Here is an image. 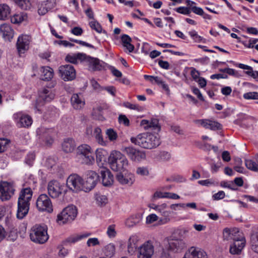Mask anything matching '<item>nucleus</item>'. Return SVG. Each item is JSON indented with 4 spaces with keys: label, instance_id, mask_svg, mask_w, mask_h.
Segmentation results:
<instances>
[{
    "label": "nucleus",
    "instance_id": "f257e3e1",
    "mask_svg": "<svg viewBox=\"0 0 258 258\" xmlns=\"http://www.w3.org/2000/svg\"><path fill=\"white\" fill-rule=\"evenodd\" d=\"M224 240H233L230 248V252L232 254H239L242 250V240L238 228L236 227L225 228L223 230Z\"/></svg>",
    "mask_w": 258,
    "mask_h": 258
},
{
    "label": "nucleus",
    "instance_id": "f03ea898",
    "mask_svg": "<svg viewBox=\"0 0 258 258\" xmlns=\"http://www.w3.org/2000/svg\"><path fill=\"white\" fill-rule=\"evenodd\" d=\"M132 143L145 149L155 148L160 144V140L157 135L144 133L131 139Z\"/></svg>",
    "mask_w": 258,
    "mask_h": 258
},
{
    "label": "nucleus",
    "instance_id": "7ed1b4c3",
    "mask_svg": "<svg viewBox=\"0 0 258 258\" xmlns=\"http://www.w3.org/2000/svg\"><path fill=\"white\" fill-rule=\"evenodd\" d=\"M33 191L31 188L26 187L21 189L18 201L17 217L22 219L28 214Z\"/></svg>",
    "mask_w": 258,
    "mask_h": 258
},
{
    "label": "nucleus",
    "instance_id": "20e7f679",
    "mask_svg": "<svg viewBox=\"0 0 258 258\" xmlns=\"http://www.w3.org/2000/svg\"><path fill=\"white\" fill-rule=\"evenodd\" d=\"M108 162L110 167L114 171L123 172L128 170V161L119 151H112L108 158Z\"/></svg>",
    "mask_w": 258,
    "mask_h": 258
},
{
    "label": "nucleus",
    "instance_id": "39448f33",
    "mask_svg": "<svg viewBox=\"0 0 258 258\" xmlns=\"http://www.w3.org/2000/svg\"><path fill=\"white\" fill-rule=\"evenodd\" d=\"M76 157L82 164L92 165L95 162L93 150L87 144H81L77 148Z\"/></svg>",
    "mask_w": 258,
    "mask_h": 258
},
{
    "label": "nucleus",
    "instance_id": "423d86ee",
    "mask_svg": "<svg viewBox=\"0 0 258 258\" xmlns=\"http://www.w3.org/2000/svg\"><path fill=\"white\" fill-rule=\"evenodd\" d=\"M30 238L35 243H44L49 238L47 226L45 224H36L33 226L30 231Z\"/></svg>",
    "mask_w": 258,
    "mask_h": 258
},
{
    "label": "nucleus",
    "instance_id": "0eeeda50",
    "mask_svg": "<svg viewBox=\"0 0 258 258\" xmlns=\"http://www.w3.org/2000/svg\"><path fill=\"white\" fill-rule=\"evenodd\" d=\"M77 215V210L75 206L70 205L62 211L57 215V221L58 223L65 224L73 221Z\"/></svg>",
    "mask_w": 258,
    "mask_h": 258
},
{
    "label": "nucleus",
    "instance_id": "6e6552de",
    "mask_svg": "<svg viewBox=\"0 0 258 258\" xmlns=\"http://www.w3.org/2000/svg\"><path fill=\"white\" fill-rule=\"evenodd\" d=\"M48 194L53 199L57 198L62 194L66 192V189L64 184L57 180L50 181L47 185Z\"/></svg>",
    "mask_w": 258,
    "mask_h": 258
},
{
    "label": "nucleus",
    "instance_id": "1a4fd4ad",
    "mask_svg": "<svg viewBox=\"0 0 258 258\" xmlns=\"http://www.w3.org/2000/svg\"><path fill=\"white\" fill-rule=\"evenodd\" d=\"M36 208L39 212L51 213L53 212V206L51 200L46 194H41L36 202Z\"/></svg>",
    "mask_w": 258,
    "mask_h": 258
},
{
    "label": "nucleus",
    "instance_id": "9d476101",
    "mask_svg": "<svg viewBox=\"0 0 258 258\" xmlns=\"http://www.w3.org/2000/svg\"><path fill=\"white\" fill-rule=\"evenodd\" d=\"M85 134L89 137H94L96 142L102 146H106L108 142L105 140L102 133L101 129L98 126L93 127L92 125L87 126Z\"/></svg>",
    "mask_w": 258,
    "mask_h": 258
},
{
    "label": "nucleus",
    "instance_id": "9b49d317",
    "mask_svg": "<svg viewBox=\"0 0 258 258\" xmlns=\"http://www.w3.org/2000/svg\"><path fill=\"white\" fill-rule=\"evenodd\" d=\"M186 247V244L182 239L177 238L175 235H171L168 238V250L174 253L181 252Z\"/></svg>",
    "mask_w": 258,
    "mask_h": 258
},
{
    "label": "nucleus",
    "instance_id": "f8f14e48",
    "mask_svg": "<svg viewBox=\"0 0 258 258\" xmlns=\"http://www.w3.org/2000/svg\"><path fill=\"white\" fill-rule=\"evenodd\" d=\"M66 184L70 189L74 191L84 190L83 179L77 174H71L67 179Z\"/></svg>",
    "mask_w": 258,
    "mask_h": 258
},
{
    "label": "nucleus",
    "instance_id": "ddd939ff",
    "mask_svg": "<svg viewBox=\"0 0 258 258\" xmlns=\"http://www.w3.org/2000/svg\"><path fill=\"white\" fill-rule=\"evenodd\" d=\"M154 253V246L151 241L142 244L137 249L138 258H152Z\"/></svg>",
    "mask_w": 258,
    "mask_h": 258
},
{
    "label": "nucleus",
    "instance_id": "4468645a",
    "mask_svg": "<svg viewBox=\"0 0 258 258\" xmlns=\"http://www.w3.org/2000/svg\"><path fill=\"white\" fill-rule=\"evenodd\" d=\"M58 72L60 78L64 81H71L76 78V70L71 64L60 66Z\"/></svg>",
    "mask_w": 258,
    "mask_h": 258
},
{
    "label": "nucleus",
    "instance_id": "2eb2a0df",
    "mask_svg": "<svg viewBox=\"0 0 258 258\" xmlns=\"http://www.w3.org/2000/svg\"><path fill=\"white\" fill-rule=\"evenodd\" d=\"M13 118L18 127H29L33 122L30 116L22 112H19L14 114Z\"/></svg>",
    "mask_w": 258,
    "mask_h": 258
},
{
    "label": "nucleus",
    "instance_id": "dca6fc26",
    "mask_svg": "<svg viewBox=\"0 0 258 258\" xmlns=\"http://www.w3.org/2000/svg\"><path fill=\"white\" fill-rule=\"evenodd\" d=\"M15 188L13 185L8 182L0 183V199L2 201L9 200L14 195Z\"/></svg>",
    "mask_w": 258,
    "mask_h": 258
},
{
    "label": "nucleus",
    "instance_id": "f3484780",
    "mask_svg": "<svg viewBox=\"0 0 258 258\" xmlns=\"http://www.w3.org/2000/svg\"><path fill=\"white\" fill-rule=\"evenodd\" d=\"M99 180V175L94 171H89L85 181L83 180L84 190L88 191L93 189Z\"/></svg>",
    "mask_w": 258,
    "mask_h": 258
},
{
    "label": "nucleus",
    "instance_id": "a211bd4d",
    "mask_svg": "<svg viewBox=\"0 0 258 258\" xmlns=\"http://www.w3.org/2000/svg\"><path fill=\"white\" fill-rule=\"evenodd\" d=\"M84 63L88 66L89 69L92 71H100L104 69L107 64L99 59L86 55Z\"/></svg>",
    "mask_w": 258,
    "mask_h": 258
},
{
    "label": "nucleus",
    "instance_id": "6ab92c4d",
    "mask_svg": "<svg viewBox=\"0 0 258 258\" xmlns=\"http://www.w3.org/2000/svg\"><path fill=\"white\" fill-rule=\"evenodd\" d=\"M182 258H208L206 252L200 248L192 246L185 253Z\"/></svg>",
    "mask_w": 258,
    "mask_h": 258
},
{
    "label": "nucleus",
    "instance_id": "aec40b11",
    "mask_svg": "<svg viewBox=\"0 0 258 258\" xmlns=\"http://www.w3.org/2000/svg\"><path fill=\"white\" fill-rule=\"evenodd\" d=\"M195 123L201 125L205 128L211 130H217L221 128V125L218 122L209 119H198L195 121Z\"/></svg>",
    "mask_w": 258,
    "mask_h": 258
},
{
    "label": "nucleus",
    "instance_id": "412c9836",
    "mask_svg": "<svg viewBox=\"0 0 258 258\" xmlns=\"http://www.w3.org/2000/svg\"><path fill=\"white\" fill-rule=\"evenodd\" d=\"M30 42V37L29 35H22L19 37L17 46L20 53H24L28 50Z\"/></svg>",
    "mask_w": 258,
    "mask_h": 258
},
{
    "label": "nucleus",
    "instance_id": "4be33fe9",
    "mask_svg": "<svg viewBox=\"0 0 258 258\" xmlns=\"http://www.w3.org/2000/svg\"><path fill=\"white\" fill-rule=\"evenodd\" d=\"M117 180L121 184L132 185L135 181L134 174L131 172L125 173L124 175L121 173H118L116 176Z\"/></svg>",
    "mask_w": 258,
    "mask_h": 258
},
{
    "label": "nucleus",
    "instance_id": "5701e85b",
    "mask_svg": "<svg viewBox=\"0 0 258 258\" xmlns=\"http://www.w3.org/2000/svg\"><path fill=\"white\" fill-rule=\"evenodd\" d=\"M140 241V237L135 234L132 235L128 240L127 251L130 255H133L137 251L138 245Z\"/></svg>",
    "mask_w": 258,
    "mask_h": 258
},
{
    "label": "nucleus",
    "instance_id": "b1692460",
    "mask_svg": "<svg viewBox=\"0 0 258 258\" xmlns=\"http://www.w3.org/2000/svg\"><path fill=\"white\" fill-rule=\"evenodd\" d=\"M102 182L104 186H109L113 182V176L110 171L107 168H102L100 170Z\"/></svg>",
    "mask_w": 258,
    "mask_h": 258
},
{
    "label": "nucleus",
    "instance_id": "393cba45",
    "mask_svg": "<svg viewBox=\"0 0 258 258\" xmlns=\"http://www.w3.org/2000/svg\"><path fill=\"white\" fill-rule=\"evenodd\" d=\"M71 102L73 107L76 110L82 109L85 104V100L81 94H74L71 97Z\"/></svg>",
    "mask_w": 258,
    "mask_h": 258
},
{
    "label": "nucleus",
    "instance_id": "a878e982",
    "mask_svg": "<svg viewBox=\"0 0 258 258\" xmlns=\"http://www.w3.org/2000/svg\"><path fill=\"white\" fill-rule=\"evenodd\" d=\"M55 91L49 88H43L39 92V99L47 102L52 100L55 97Z\"/></svg>",
    "mask_w": 258,
    "mask_h": 258
},
{
    "label": "nucleus",
    "instance_id": "bb28decb",
    "mask_svg": "<svg viewBox=\"0 0 258 258\" xmlns=\"http://www.w3.org/2000/svg\"><path fill=\"white\" fill-rule=\"evenodd\" d=\"M39 74L40 79L43 81H48L53 77V70L48 66H42L39 69Z\"/></svg>",
    "mask_w": 258,
    "mask_h": 258
},
{
    "label": "nucleus",
    "instance_id": "cd10ccee",
    "mask_svg": "<svg viewBox=\"0 0 258 258\" xmlns=\"http://www.w3.org/2000/svg\"><path fill=\"white\" fill-rule=\"evenodd\" d=\"M0 34L6 40L10 41L14 36V30L9 24H3L0 26Z\"/></svg>",
    "mask_w": 258,
    "mask_h": 258
},
{
    "label": "nucleus",
    "instance_id": "c85d7f7f",
    "mask_svg": "<svg viewBox=\"0 0 258 258\" xmlns=\"http://www.w3.org/2000/svg\"><path fill=\"white\" fill-rule=\"evenodd\" d=\"M86 54L83 53L69 54L66 57V60L72 63H84Z\"/></svg>",
    "mask_w": 258,
    "mask_h": 258
},
{
    "label": "nucleus",
    "instance_id": "c756f323",
    "mask_svg": "<svg viewBox=\"0 0 258 258\" xmlns=\"http://www.w3.org/2000/svg\"><path fill=\"white\" fill-rule=\"evenodd\" d=\"M167 207V205L165 203L159 205V207L157 211L163 217V218L160 219V222L162 224H166L170 221L169 216L170 212L166 210Z\"/></svg>",
    "mask_w": 258,
    "mask_h": 258
},
{
    "label": "nucleus",
    "instance_id": "7c9ffc66",
    "mask_svg": "<svg viewBox=\"0 0 258 258\" xmlns=\"http://www.w3.org/2000/svg\"><path fill=\"white\" fill-rule=\"evenodd\" d=\"M76 144L72 138L65 139L61 144L62 151L66 153H72L75 149Z\"/></svg>",
    "mask_w": 258,
    "mask_h": 258
},
{
    "label": "nucleus",
    "instance_id": "2f4dec72",
    "mask_svg": "<svg viewBox=\"0 0 258 258\" xmlns=\"http://www.w3.org/2000/svg\"><path fill=\"white\" fill-rule=\"evenodd\" d=\"M53 4L50 1H46L39 4L38 6V13L39 15H44L53 8Z\"/></svg>",
    "mask_w": 258,
    "mask_h": 258
},
{
    "label": "nucleus",
    "instance_id": "473e14b6",
    "mask_svg": "<svg viewBox=\"0 0 258 258\" xmlns=\"http://www.w3.org/2000/svg\"><path fill=\"white\" fill-rule=\"evenodd\" d=\"M143 216L141 214L136 213L131 215L125 220V225L128 227H132L139 224L142 220Z\"/></svg>",
    "mask_w": 258,
    "mask_h": 258
},
{
    "label": "nucleus",
    "instance_id": "72a5a7b5",
    "mask_svg": "<svg viewBox=\"0 0 258 258\" xmlns=\"http://www.w3.org/2000/svg\"><path fill=\"white\" fill-rule=\"evenodd\" d=\"M121 41L123 47L129 52H132L134 51L135 47L131 44L132 39L128 35L123 34L121 35Z\"/></svg>",
    "mask_w": 258,
    "mask_h": 258
},
{
    "label": "nucleus",
    "instance_id": "f704fd0d",
    "mask_svg": "<svg viewBox=\"0 0 258 258\" xmlns=\"http://www.w3.org/2000/svg\"><path fill=\"white\" fill-rule=\"evenodd\" d=\"M94 197L96 203L98 206L104 207L108 203L107 197L100 192L96 193Z\"/></svg>",
    "mask_w": 258,
    "mask_h": 258
},
{
    "label": "nucleus",
    "instance_id": "c9c22d12",
    "mask_svg": "<svg viewBox=\"0 0 258 258\" xmlns=\"http://www.w3.org/2000/svg\"><path fill=\"white\" fill-rule=\"evenodd\" d=\"M250 246L252 251L258 253V229L251 234Z\"/></svg>",
    "mask_w": 258,
    "mask_h": 258
},
{
    "label": "nucleus",
    "instance_id": "e433bc0d",
    "mask_svg": "<svg viewBox=\"0 0 258 258\" xmlns=\"http://www.w3.org/2000/svg\"><path fill=\"white\" fill-rule=\"evenodd\" d=\"M90 235H91V233L90 232H85L71 236L68 238L67 241L70 243H75L83 239L88 237Z\"/></svg>",
    "mask_w": 258,
    "mask_h": 258
},
{
    "label": "nucleus",
    "instance_id": "4c0bfd02",
    "mask_svg": "<svg viewBox=\"0 0 258 258\" xmlns=\"http://www.w3.org/2000/svg\"><path fill=\"white\" fill-rule=\"evenodd\" d=\"M27 19V15L25 13H20L14 15L11 18V21L14 24H20Z\"/></svg>",
    "mask_w": 258,
    "mask_h": 258
},
{
    "label": "nucleus",
    "instance_id": "58836bf2",
    "mask_svg": "<svg viewBox=\"0 0 258 258\" xmlns=\"http://www.w3.org/2000/svg\"><path fill=\"white\" fill-rule=\"evenodd\" d=\"M97 162L105 161L107 156V152L103 148H99L95 151Z\"/></svg>",
    "mask_w": 258,
    "mask_h": 258
},
{
    "label": "nucleus",
    "instance_id": "ea45409f",
    "mask_svg": "<svg viewBox=\"0 0 258 258\" xmlns=\"http://www.w3.org/2000/svg\"><path fill=\"white\" fill-rule=\"evenodd\" d=\"M10 7L6 5H0V20H5L10 14Z\"/></svg>",
    "mask_w": 258,
    "mask_h": 258
},
{
    "label": "nucleus",
    "instance_id": "a19ab883",
    "mask_svg": "<svg viewBox=\"0 0 258 258\" xmlns=\"http://www.w3.org/2000/svg\"><path fill=\"white\" fill-rule=\"evenodd\" d=\"M104 254L108 257H112L115 253V246L113 243H109L106 245L104 249Z\"/></svg>",
    "mask_w": 258,
    "mask_h": 258
},
{
    "label": "nucleus",
    "instance_id": "79ce46f5",
    "mask_svg": "<svg viewBox=\"0 0 258 258\" xmlns=\"http://www.w3.org/2000/svg\"><path fill=\"white\" fill-rule=\"evenodd\" d=\"M22 9L27 10L30 9L31 3L30 0H14Z\"/></svg>",
    "mask_w": 258,
    "mask_h": 258
},
{
    "label": "nucleus",
    "instance_id": "37998d69",
    "mask_svg": "<svg viewBox=\"0 0 258 258\" xmlns=\"http://www.w3.org/2000/svg\"><path fill=\"white\" fill-rule=\"evenodd\" d=\"M52 132L51 130L48 129L46 131L45 133L42 135V138H45L46 144L50 145L53 142V139L52 138Z\"/></svg>",
    "mask_w": 258,
    "mask_h": 258
},
{
    "label": "nucleus",
    "instance_id": "c03bdc74",
    "mask_svg": "<svg viewBox=\"0 0 258 258\" xmlns=\"http://www.w3.org/2000/svg\"><path fill=\"white\" fill-rule=\"evenodd\" d=\"M105 134L110 142L115 141L118 138L117 133L112 128L107 129Z\"/></svg>",
    "mask_w": 258,
    "mask_h": 258
},
{
    "label": "nucleus",
    "instance_id": "a18cd8bd",
    "mask_svg": "<svg viewBox=\"0 0 258 258\" xmlns=\"http://www.w3.org/2000/svg\"><path fill=\"white\" fill-rule=\"evenodd\" d=\"M188 34L192 40L196 42H205V39L202 36L198 35L195 30L188 32Z\"/></svg>",
    "mask_w": 258,
    "mask_h": 258
},
{
    "label": "nucleus",
    "instance_id": "49530a36",
    "mask_svg": "<svg viewBox=\"0 0 258 258\" xmlns=\"http://www.w3.org/2000/svg\"><path fill=\"white\" fill-rule=\"evenodd\" d=\"M157 158L161 161H168L171 158V154L167 151H161L159 153Z\"/></svg>",
    "mask_w": 258,
    "mask_h": 258
},
{
    "label": "nucleus",
    "instance_id": "de8ad7c7",
    "mask_svg": "<svg viewBox=\"0 0 258 258\" xmlns=\"http://www.w3.org/2000/svg\"><path fill=\"white\" fill-rule=\"evenodd\" d=\"M188 230L185 228H181L176 230L172 235H175L177 238L182 239L188 233Z\"/></svg>",
    "mask_w": 258,
    "mask_h": 258
},
{
    "label": "nucleus",
    "instance_id": "09e8293b",
    "mask_svg": "<svg viewBox=\"0 0 258 258\" xmlns=\"http://www.w3.org/2000/svg\"><path fill=\"white\" fill-rule=\"evenodd\" d=\"M122 151L126 153L132 160H133L137 150L132 147H124Z\"/></svg>",
    "mask_w": 258,
    "mask_h": 258
},
{
    "label": "nucleus",
    "instance_id": "8fccbe9b",
    "mask_svg": "<svg viewBox=\"0 0 258 258\" xmlns=\"http://www.w3.org/2000/svg\"><path fill=\"white\" fill-rule=\"evenodd\" d=\"M245 164L246 167L251 170L256 171L258 170V165L251 160H245Z\"/></svg>",
    "mask_w": 258,
    "mask_h": 258
},
{
    "label": "nucleus",
    "instance_id": "3c124183",
    "mask_svg": "<svg viewBox=\"0 0 258 258\" xmlns=\"http://www.w3.org/2000/svg\"><path fill=\"white\" fill-rule=\"evenodd\" d=\"M136 173L141 176H147L149 174V171L147 167L141 166L137 168Z\"/></svg>",
    "mask_w": 258,
    "mask_h": 258
},
{
    "label": "nucleus",
    "instance_id": "603ef678",
    "mask_svg": "<svg viewBox=\"0 0 258 258\" xmlns=\"http://www.w3.org/2000/svg\"><path fill=\"white\" fill-rule=\"evenodd\" d=\"M234 184L232 181H222L220 183V185L223 187H226L231 190H236L237 187H234Z\"/></svg>",
    "mask_w": 258,
    "mask_h": 258
},
{
    "label": "nucleus",
    "instance_id": "864d4df0",
    "mask_svg": "<svg viewBox=\"0 0 258 258\" xmlns=\"http://www.w3.org/2000/svg\"><path fill=\"white\" fill-rule=\"evenodd\" d=\"M106 233L109 237H114L116 234V232L115 230V225L112 224L108 226V227H107Z\"/></svg>",
    "mask_w": 258,
    "mask_h": 258
},
{
    "label": "nucleus",
    "instance_id": "5fc2aeb1",
    "mask_svg": "<svg viewBox=\"0 0 258 258\" xmlns=\"http://www.w3.org/2000/svg\"><path fill=\"white\" fill-rule=\"evenodd\" d=\"M144 78L146 80H149L152 83H155L157 84L162 83V79L158 76H153L145 75H144Z\"/></svg>",
    "mask_w": 258,
    "mask_h": 258
},
{
    "label": "nucleus",
    "instance_id": "6e6d98bb",
    "mask_svg": "<svg viewBox=\"0 0 258 258\" xmlns=\"http://www.w3.org/2000/svg\"><path fill=\"white\" fill-rule=\"evenodd\" d=\"M90 27L95 30L97 32L100 33L102 32V28L100 24L95 21H91L89 23Z\"/></svg>",
    "mask_w": 258,
    "mask_h": 258
},
{
    "label": "nucleus",
    "instance_id": "4d7b16f0",
    "mask_svg": "<svg viewBox=\"0 0 258 258\" xmlns=\"http://www.w3.org/2000/svg\"><path fill=\"white\" fill-rule=\"evenodd\" d=\"M221 72L223 73H226L229 75L234 76L235 77H239L240 76V74L236 70L230 69V68H225L220 70Z\"/></svg>",
    "mask_w": 258,
    "mask_h": 258
},
{
    "label": "nucleus",
    "instance_id": "13d9d810",
    "mask_svg": "<svg viewBox=\"0 0 258 258\" xmlns=\"http://www.w3.org/2000/svg\"><path fill=\"white\" fill-rule=\"evenodd\" d=\"M243 97L246 99H258V92H250L244 94Z\"/></svg>",
    "mask_w": 258,
    "mask_h": 258
},
{
    "label": "nucleus",
    "instance_id": "bf43d9fd",
    "mask_svg": "<svg viewBox=\"0 0 258 258\" xmlns=\"http://www.w3.org/2000/svg\"><path fill=\"white\" fill-rule=\"evenodd\" d=\"M100 245V242L98 238L96 237L90 238L87 241V245L88 247L95 246Z\"/></svg>",
    "mask_w": 258,
    "mask_h": 258
},
{
    "label": "nucleus",
    "instance_id": "052dcab7",
    "mask_svg": "<svg viewBox=\"0 0 258 258\" xmlns=\"http://www.w3.org/2000/svg\"><path fill=\"white\" fill-rule=\"evenodd\" d=\"M243 70H244V72L245 74L253 78V77L254 76V72L253 71V69L252 67L243 64Z\"/></svg>",
    "mask_w": 258,
    "mask_h": 258
},
{
    "label": "nucleus",
    "instance_id": "680f3d73",
    "mask_svg": "<svg viewBox=\"0 0 258 258\" xmlns=\"http://www.w3.org/2000/svg\"><path fill=\"white\" fill-rule=\"evenodd\" d=\"M176 11L180 14L189 15L191 13V10L187 7H180L176 9Z\"/></svg>",
    "mask_w": 258,
    "mask_h": 258
},
{
    "label": "nucleus",
    "instance_id": "e2e57ef3",
    "mask_svg": "<svg viewBox=\"0 0 258 258\" xmlns=\"http://www.w3.org/2000/svg\"><path fill=\"white\" fill-rule=\"evenodd\" d=\"M35 158V155L33 153H29L25 159V163L29 166H32Z\"/></svg>",
    "mask_w": 258,
    "mask_h": 258
},
{
    "label": "nucleus",
    "instance_id": "0e129e2a",
    "mask_svg": "<svg viewBox=\"0 0 258 258\" xmlns=\"http://www.w3.org/2000/svg\"><path fill=\"white\" fill-rule=\"evenodd\" d=\"M158 220V217L155 214H151L147 216L146 218V223L147 224H150Z\"/></svg>",
    "mask_w": 258,
    "mask_h": 258
},
{
    "label": "nucleus",
    "instance_id": "69168bd1",
    "mask_svg": "<svg viewBox=\"0 0 258 258\" xmlns=\"http://www.w3.org/2000/svg\"><path fill=\"white\" fill-rule=\"evenodd\" d=\"M9 141L5 138L0 139V152H4L7 148Z\"/></svg>",
    "mask_w": 258,
    "mask_h": 258
},
{
    "label": "nucleus",
    "instance_id": "338daca9",
    "mask_svg": "<svg viewBox=\"0 0 258 258\" xmlns=\"http://www.w3.org/2000/svg\"><path fill=\"white\" fill-rule=\"evenodd\" d=\"M146 158V154L144 152L137 150L133 161H140Z\"/></svg>",
    "mask_w": 258,
    "mask_h": 258
},
{
    "label": "nucleus",
    "instance_id": "774afa93",
    "mask_svg": "<svg viewBox=\"0 0 258 258\" xmlns=\"http://www.w3.org/2000/svg\"><path fill=\"white\" fill-rule=\"evenodd\" d=\"M118 122L120 124H122L125 126H128L130 120L125 115H120L118 117Z\"/></svg>",
    "mask_w": 258,
    "mask_h": 258
}]
</instances>
